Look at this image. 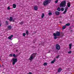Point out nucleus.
I'll use <instances>...</instances> for the list:
<instances>
[{
    "mask_svg": "<svg viewBox=\"0 0 74 74\" xmlns=\"http://www.w3.org/2000/svg\"><path fill=\"white\" fill-rule=\"evenodd\" d=\"M23 36L24 37H25L26 36V34L25 33H23Z\"/></svg>",
    "mask_w": 74,
    "mask_h": 74,
    "instance_id": "obj_30",
    "label": "nucleus"
},
{
    "mask_svg": "<svg viewBox=\"0 0 74 74\" xmlns=\"http://www.w3.org/2000/svg\"><path fill=\"white\" fill-rule=\"evenodd\" d=\"M0 26H1V25H0Z\"/></svg>",
    "mask_w": 74,
    "mask_h": 74,
    "instance_id": "obj_43",
    "label": "nucleus"
},
{
    "mask_svg": "<svg viewBox=\"0 0 74 74\" xmlns=\"http://www.w3.org/2000/svg\"><path fill=\"white\" fill-rule=\"evenodd\" d=\"M53 61L54 62H55V59H54V60Z\"/></svg>",
    "mask_w": 74,
    "mask_h": 74,
    "instance_id": "obj_41",
    "label": "nucleus"
},
{
    "mask_svg": "<svg viewBox=\"0 0 74 74\" xmlns=\"http://www.w3.org/2000/svg\"><path fill=\"white\" fill-rule=\"evenodd\" d=\"M60 32L59 31H57L56 33H54L53 34V35L54 36V39H57V37H56V36H60Z\"/></svg>",
    "mask_w": 74,
    "mask_h": 74,
    "instance_id": "obj_2",
    "label": "nucleus"
},
{
    "mask_svg": "<svg viewBox=\"0 0 74 74\" xmlns=\"http://www.w3.org/2000/svg\"><path fill=\"white\" fill-rule=\"evenodd\" d=\"M67 12V11L65 10L64 11V12H63V14H66V12Z\"/></svg>",
    "mask_w": 74,
    "mask_h": 74,
    "instance_id": "obj_26",
    "label": "nucleus"
},
{
    "mask_svg": "<svg viewBox=\"0 0 74 74\" xmlns=\"http://www.w3.org/2000/svg\"><path fill=\"white\" fill-rule=\"evenodd\" d=\"M60 8H57V10L58 11H60Z\"/></svg>",
    "mask_w": 74,
    "mask_h": 74,
    "instance_id": "obj_22",
    "label": "nucleus"
},
{
    "mask_svg": "<svg viewBox=\"0 0 74 74\" xmlns=\"http://www.w3.org/2000/svg\"><path fill=\"white\" fill-rule=\"evenodd\" d=\"M36 55H37V53H33L31 55V56H32L33 58H34L36 57Z\"/></svg>",
    "mask_w": 74,
    "mask_h": 74,
    "instance_id": "obj_6",
    "label": "nucleus"
},
{
    "mask_svg": "<svg viewBox=\"0 0 74 74\" xmlns=\"http://www.w3.org/2000/svg\"><path fill=\"white\" fill-rule=\"evenodd\" d=\"M16 7V5H15V4H13V7L14 8H15Z\"/></svg>",
    "mask_w": 74,
    "mask_h": 74,
    "instance_id": "obj_15",
    "label": "nucleus"
},
{
    "mask_svg": "<svg viewBox=\"0 0 74 74\" xmlns=\"http://www.w3.org/2000/svg\"><path fill=\"white\" fill-rule=\"evenodd\" d=\"M64 36V34H61V37H63Z\"/></svg>",
    "mask_w": 74,
    "mask_h": 74,
    "instance_id": "obj_25",
    "label": "nucleus"
},
{
    "mask_svg": "<svg viewBox=\"0 0 74 74\" xmlns=\"http://www.w3.org/2000/svg\"><path fill=\"white\" fill-rule=\"evenodd\" d=\"M68 53H69V54H70L71 53V51H69L68 52Z\"/></svg>",
    "mask_w": 74,
    "mask_h": 74,
    "instance_id": "obj_29",
    "label": "nucleus"
},
{
    "mask_svg": "<svg viewBox=\"0 0 74 74\" xmlns=\"http://www.w3.org/2000/svg\"><path fill=\"white\" fill-rule=\"evenodd\" d=\"M9 56H12V54H10Z\"/></svg>",
    "mask_w": 74,
    "mask_h": 74,
    "instance_id": "obj_33",
    "label": "nucleus"
},
{
    "mask_svg": "<svg viewBox=\"0 0 74 74\" xmlns=\"http://www.w3.org/2000/svg\"><path fill=\"white\" fill-rule=\"evenodd\" d=\"M13 37V35H11L10 36H9V37H8V38L9 40H11V38H12V37Z\"/></svg>",
    "mask_w": 74,
    "mask_h": 74,
    "instance_id": "obj_12",
    "label": "nucleus"
},
{
    "mask_svg": "<svg viewBox=\"0 0 74 74\" xmlns=\"http://www.w3.org/2000/svg\"><path fill=\"white\" fill-rule=\"evenodd\" d=\"M7 9L8 10H10V7L8 6V8H7Z\"/></svg>",
    "mask_w": 74,
    "mask_h": 74,
    "instance_id": "obj_28",
    "label": "nucleus"
},
{
    "mask_svg": "<svg viewBox=\"0 0 74 74\" xmlns=\"http://www.w3.org/2000/svg\"><path fill=\"white\" fill-rule=\"evenodd\" d=\"M12 17H10V18L9 19V21L10 22H11V21H12V19H13Z\"/></svg>",
    "mask_w": 74,
    "mask_h": 74,
    "instance_id": "obj_16",
    "label": "nucleus"
},
{
    "mask_svg": "<svg viewBox=\"0 0 74 74\" xmlns=\"http://www.w3.org/2000/svg\"><path fill=\"white\" fill-rule=\"evenodd\" d=\"M68 8H68V7H66V8L65 10L66 11H67V10H68Z\"/></svg>",
    "mask_w": 74,
    "mask_h": 74,
    "instance_id": "obj_31",
    "label": "nucleus"
},
{
    "mask_svg": "<svg viewBox=\"0 0 74 74\" xmlns=\"http://www.w3.org/2000/svg\"><path fill=\"white\" fill-rule=\"evenodd\" d=\"M12 21L13 22H15V20H14L12 19Z\"/></svg>",
    "mask_w": 74,
    "mask_h": 74,
    "instance_id": "obj_39",
    "label": "nucleus"
},
{
    "mask_svg": "<svg viewBox=\"0 0 74 74\" xmlns=\"http://www.w3.org/2000/svg\"><path fill=\"white\" fill-rule=\"evenodd\" d=\"M61 11H64V8H62L61 9Z\"/></svg>",
    "mask_w": 74,
    "mask_h": 74,
    "instance_id": "obj_27",
    "label": "nucleus"
},
{
    "mask_svg": "<svg viewBox=\"0 0 74 74\" xmlns=\"http://www.w3.org/2000/svg\"><path fill=\"white\" fill-rule=\"evenodd\" d=\"M66 5V1H63L60 4V7H65Z\"/></svg>",
    "mask_w": 74,
    "mask_h": 74,
    "instance_id": "obj_1",
    "label": "nucleus"
},
{
    "mask_svg": "<svg viewBox=\"0 0 74 74\" xmlns=\"http://www.w3.org/2000/svg\"><path fill=\"white\" fill-rule=\"evenodd\" d=\"M55 14L56 15H60V12L58 11H56L55 12Z\"/></svg>",
    "mask_w": 74,
    "mask_h": 74,
    "instance_id": "obj_7",
    "label": "nucleus"
},
{
    "mask_svg": "<svg viewBox=\"0 0 74 74\" xmlns=\"http://www.w3.org/2000/svg\"><path fill=\"white\" fill-rule=\"evenodd\" d=\"M33 59H34V58H33V57H32V56H30L29 58V60H30V61H32V60H33Z\"/></svg>",
    "mask_w": 74,
    "mask_h": 74,
    "instance_id": "obj_10",
    "label": "nucleus"
},
{
    "mask_svg": "<svg viewBox=\"0 0 74 74\" xmlns=\"http://www.w3.org/2000/svg\"><path fill=\"white\" fill-rule=\"evenodd\" d=\"M43 65L44 66H46V65H47V63H44V64H43Z\"/></svg>",
    "mask_w": 74,
    "mask_h": 74,
    "instance_id": "obj_24",
    "label": "nucleus"
},
{
    "mask_svg": "<svg viewBox=\"0 0 74 74\" xmlns=\"http://www.w3.org/2000/svg\"><path fill=\"white\" fill-rule=\"evenodd\" d=\"M67 5L68 7H70V5H71L70 4V3L69 2L68 3H67Z\"/></svg>",
    "mask_w": 74,
    "mask_h": 74,
    "instance_id": "obj_13",
    "label": "nucleus"
},
{
    "mask_svg": "<svg viewBox=\"0 0 74 74\" xmlns=\"http://www.w3.org/2000/svg\"><path fill=\"white\" fill-rule=\"evenodd\" d=\"M7 28H8V30H11V29H12V26H10V25H8L7 27Z\"/></svg>",
    "mask_w": 74,
    "mask_h": 74,
    "instance_id": "obj_9",
    "label": "nucleus"
},
{
    "mask_svg": "<svg viewBox=\"0 0 74 74\" xmlns=\"http://www.w3.org/2000/svg\"><path fill=\"white\" fill-rule=\"evenodd\" d=\"M51 0H45L43 1V4L44 6L48 5L51 3Z\"/></svg>",
    "mask_w": 74,
    "mask_h": 74,
    "instance_id": "obj_3",
    "label": "nucleus"
},
{
    "mask_svg": "<svg viewBox=\"0 0 74 74\" xmlns=\"http://www.w3.org/2000/svg\"><path fill=\"white\" fill-rule=\"evenodd\" d=\"M16 56H15V54H13V57H15Z\"/></svg>",
    "mask_w": 74,
    "mask_h": 74,
    "instance_id": "obj_36",
    "label": "nucleus"
},
{
    "mask_svg": "<svg viewBox=\"0 0 74 74\" xmlns=\"http://www.w3.org/2000/svg\"><path fill=\"white\" fill-rule=\"evenodd\" d=\"M34 9L36 11H37L38 10V7L36 6H35L34 7Z\"/></svg>",
    "mask_w": 74,
    "mask_h": 74,
    "instance_id": "obj_11",
    "label": "nucleus"
},
{
    "mask_svg": "<svg viewBox=\"0 0 74 74\" xmlns=\"http://www.w3.org/2000/svg\"><path fill=\"white\" fill-rule=\"evenodd\" d=\"M48 14L49 16H50V15H52V12H49V13Z\"/></svg>",
    "mask_w": 74,
    "mask_h": 74,
    "instance_id": "obj_20",
    "label": "nucleus"
},
{
    "mask_svg": "<svg viewBox=\"0 0 74 74\" xmlns=\"http://www.w3.org/2000/svg\"><path fill=\"white\" fill-rule=\"evenodd\" d=\"M26 34L27 35H29V32H28V31H27V30L26 31Z\"/></svg>",
    "mask_w": 74,
    "mask_h": 74,
    "instance_id": "obj_23",
    "label": "nucleus"
},
{
    "mask_svg": "<svg viewBox=\"0 0 74 74\" xmlns=\"http://www.w3.org/2000/svg\"><path fill=\"white\" fill-rule=\"evenodd\" d=\"M65 26H70V23H68L67 24H66Z\"/></svg>",
    "mask_w": 74,
    "mask_h": 74,
    "instance_id": "obj_21",
    "label": "nucleus"
},
{
    "mask_svg": "<svg viewBox=\"0 0 74 74\" xmlns=\"http://www.w3.org/2000/svg\"><path fill=\"white\" fill-rule=\"evenodd\" d=\"M16 52H17V51H18V50H16Z\"/></svg>",
    "mask_w": 74,
    "mask_h": 74,
    "instance_id": "obj_42",
    "label": "nucleus"
},
{
    "mask_svg": "<svg viewBox=\"0 0 74 74\" xmlns=\"http://www.w3.org/2000/svg\"><path fill=\"white\" fill-rule=\"evenodd\" d=\"M58 2V0H57L56 1H55V2L56 3H57Z\"/></svg>",
    "mask_w": 74,
    "mask_h": 74,
    "instance_id": "obj_34",
    "label": "nucleus"
},
{
    "mask_svg": "<svg viewBox=\"0 0 74 74\" xmlns=\"http://www.w3.org/2000/svg\"><path fill=\"white\" fill-rule=\"evenodd\" d=\"M32 74V73L31 72H29V73H27V74Z\"/></svg>",
    "mask_w": 74,
    "mask_h": 74,
    "instance_id": "obj_40",
    "label": "nucleus"
},
{
    "mask_svg": "<svg viewBox=\"0 0 74 74\" xmlns=\"http://www.w3.org/2000/svg\"><path fill=\"white\" fill-rule=\"evenodd\" d=\"M5 23V25L6 26H7V25H8L9 23L8 21H6Z\"/></svg>",
    "mask_w": 74,
    "mask_h": 74,
    "instance_id": "obj_14",
    "label": "nucleus"
},
{
    "mask_svg": "<svg viewBox=\"0 0 74 74\" xmlns=\"http://www.w3.org/2000/svg\"><path fill=\"white\" fill-rule=\"evenodd\" d=\"M56 49L57 50H59L60 49V45H59L58 44H57L56 45Z\"/></svg>",
    "mask_w": 74,
    "mask_h": 74,
    "instance_id": "obj_5",
    "label": "nucleus"
},
{
    "mask_svg": "<svg viewBox=\"0 0 74 74\" xmlns=\"http://www.w3.org/2000/svg\"><path fill=\"white\" fill-rule=\"evenodd\" d=\"M17 58H13L12 59L13 65H14L15 64V63L17 62Z\"/></svg>",
    "mask_w": 74,
    "mask_h": 74,
    "instance_id": "obj_4",
    "label": "nucleus"
},
{
    "mask_svg": "<svg viewBox=\"0 0 74 74\" xmlns=\"http://www.w3.org/2000/svg\"><path fill=\"white\" fill-rule=\"evenodd\" d=\"M62 70V68H59L58 70V73H60L61 72V71Z\"/></svg>",
    "mask_w": 74,
    "mask_h": 74,
    "instance_id": "obj_8",
    "label": "nucleus"
},
{
    "mask_svg": "<svg viewBox=\"0 0 74 74\" xmlns=\"http://www.w3.org/2000/svg\"><path fill=\"white\" fill-rule=\"evenodd\" d=\"M44 42H41V44L42 45H44Z\"/></svg>",
    "mask_w": 74,
    "mask_h": 74,
    "instance_id": "obj_35",
    "label": "nucleus"
},
{
    "mask_svg": "<svg viewBox=\"0 0 74 74\" xmlns=\"http://www.w3.org/2000/svg\"><path fill=\"white\" fill-rule=\"evenodd\" d=\"M59 56H57L56 57V58H57V59H58V58H59Z\"/></svg>",
    "mask_w": 74,
    "mask_h": 74,
    "instance_id": "obj_38",
    "label": "nucleus"
},
{
    "mask_svg": "<svg viewBox=\"0 0 74 74\" xmlns=\"http://www.w3.org/2000/svg\"><path fill=\"white\" fill-rule=\"evenodd\" d=\"M20 24H21V25H22L23 24V22H21L20 23Z\"/></svg>",
    "mask_w": 74,
    "mask_h": 74,
    "instance_id": "obj_32",
    "label": "nucleus"
},
{
    "mask_svg": "<svg viewBox=\"0 0 74 74\" xmlns=\"http://www.w3.org/2000/svg\"><path fill=\"white\" fill-rule=\"evenodd\" d=\"M51 63L52 64H53V63H54V62L53 61H52L51 62Z\"/></svg>",
    "mask_w": 74,
    "mask_h": 74,
    "instance_id": "obj_37",
    "label": "nucleus"
},
{
    "mask_svg": "<svg viewBox=\"0 0 74 74\" xmlns=\"http://www.w3.org/2000/svg\"><path fill=\"white\" fill-rule=\"evenodd\" d=\"M71 46H72V44H69V46L70 49H71Z\"/></svg>",
    "mask_w": 74,
    "mask_h": 74,
    "instance_id": "obj_17",
    "label": "nucleus"
},
{
    "mask_svg": "<svg viewBox=\"0 0 74 74\" xmlns=\"http://www.w3.org/2000/svg\"><path fill=\"white\" fill-rule=\"evenodd\" d=\"M44 14L42 13L41 16L42 18H44Z\"/></svg>",
    "mask_w": 74,
    "mask_h": 74,
    "instance_id": "obj_19",
    "label": "nucleus"
},
{
    "mask_svg": "<svg viewBox=\"0 0 74 74\" xmlns=\"http://www.w3.org/2000/svg\"><path fill=\"white\" fill-rule=\"evenodd\" d=\"M66 25H65L63 26L62 27V29H65V28H66Z\"/></svg>",
    "mask_w": 74,
    "mask_h": 74,
    "instance_id": "obj_18",
    "label": "nucleus"
}]
</instances>
